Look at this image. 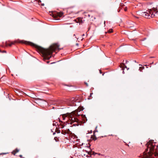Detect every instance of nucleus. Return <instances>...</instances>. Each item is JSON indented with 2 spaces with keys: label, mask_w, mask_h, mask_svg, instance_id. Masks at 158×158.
Instances as JSON below:
<instances>
[{
  "label": "nucleus",
  "mask_w": 158,
  "mask_h": 158,
  "mask_svg": "<svg viewBox=\"0 0 158 158\" xmlns=\"http://www.w3.org/2000/svg\"><path fill=\"white\" fill-rule=\"evenodd\" d=\"M59 46L58 44L56 43L51 46L49 49H45L40 47H38V48L39 52L42 54L43 59L45 61L50 59L53 52H55L56 50L59 51L63 49V48H59Z\"/></svg>",
  "instance_id": "obj_1"
},
{
  "label": "nucleus",
  "mask_w": 158,
  "mask_h": 158,
  "mask_svg": "<svg viewBox=\"0 0 158 158\" xmlns=\"http://www.w3.org/2000/svg\"><path fill=\"white\" fill-rule=\"evenodd\" d=\"M155 8H153V10H147L146 12H140L139 13V15L140 16H142L143 17L147 19H150L151 18H153L155 16V14H157L158 12V11L156 10Z\"/></svg>",
  "instance_id": "obj_2"
},
{
  "label": "nucleus",
  "mask_w": 158,
  "mask_h": 158,
  "mask_svg": "<svg viewBox=\"0 0 158 158\" xmlns=\"http://www.w3.org/2000/svg\"><path fill=\"white\" fill-rule=\"evenodd\" d=\"M155 8H153V10H147L146 12H140L139 13V15L140 16H142L143 17L147 19H150L151 18H153L155 16V14H157L158 12V11L156 10Z\"/></svg>",
  "instance_id": "obj_3"
},
{
  "label": "nucleus",
  "mask_w": 158,
  "mask_h": 158,
  "mask_svg": "<svg viewBox=\"0 0 158 158\" xmlns=\"http://www.w3.org/2000/svg\"><path fill=\"white\" fill-rule=\"evenodd\" d=\"M74 115H75V114L74 115L73 114H71L69 116V119L71 122L70 123L72 124L74 122H76V123L73 124V125L75 126H78L79 125V122L80 121L74 116Z\"/></svg>",
  "instance_id": "obj_4"
},
{
  "label": "nucleus",
  "mask_w": 158,
  "mask_h": 158,
  "mask_svg": "<svg viewBox=\"0 0 158 158\" xmlns=\"http://www.w3.org/2000/svg\"><path fill=\"white\" fill-rule=\"evenodd\" d=\"M69 102L70 104H72L71 105L74 106L75 104L74 103L75 102V100L74 98H69L68 99Z\"/></svg>",
  "instance_id": "obj_5"
},
{
  "label": "nucleus",
  "mask_w": 158,
  "mask_h": 158,
  "mask_svg": "<svg viewBox=\"0 0 158 158\" xmlns=\"http://www.w3.org/2000/svg\"><path fill=\"white\" fill-rule=\"evenodd\" d=\"M86 152L88 153V154L90 155L89 156H88L87 155L86 156L88 157H91L92 155H95L97 154V153L95 152H88L87 151H86Z\"/></svg>",
  "instance_id": "obj_6"
},
{
  "label": "nucleus",
  "mask_w": 158,
  "mask_h": 158,
  "mask_svg": "<svg viewBox=\"0 0 158 158\" xmlns=\"http://www.w3.org/2000/svg\"><path fill=\"white\" fill-rule=\"evenodd\" d=\"M128 62V61L126 60L125 61V63H122L120 64L122 66L121 67H124V68H126L127 69V70L128 69H129V68H127V67L125 65V64H127Z\"/></svg>",
  "instance_id": "obj_7"
},
{
  "label": "nucleus",
  "mask_w": 158,
  "mask_h": 158,
  "mask_svg": "<svg viewBox=\"0 0 158 158\" xmlns=\"http://www.w3.org/2000/svg\"><path fill=\"white\" fill-rule=\"evenodd\" d=\"M81 116L83 120V123H85L87 121V119L85 115L81 114Z\"/></svg>",
  "instance_id": "obj_8"
},
{
  "label": "nucleus",
  "mask_w": 158,
  "mask_h": 158,
  "mask_svg": "<svg viewBox=\"0 0 158 158\" xmlns=\"http://www.w3.org/2000/svg\"><path fill=\"white\" fill-rule=\"evenodd\" d=\"M19 151V150L17 148H16L15 149V150L13 151L12 152V153L15 155V154L17 152H18Z\"/></svg>",
  "instance_id": "obj_9"
},
{
  "label": "nucleus",
  "mask_w": 158,
  "mask_h": 158,
  "mask_svg": "<svg viewBox=\"0 0 158 158\" xmlns=\"http://www.w3.org/2000/svg\"><path fill=\"white\" fill-rule=\"evenodd\" d=\"M57 15L60 17H61L63 15V13L62 12H60L57 13Z\"/></svg>",
  "instance_id": "obj_10"
},
{
  "label": "nucleus",
  "mask_w": 158,
  "mask_h": 158,
  "mask_svg": "<svg viewBox=\"0 0 158 158\" xmlns=\"http://www.w3.org/2000/svg\"><path fill=\"white\" fill-rule=\"evenodd\" d=\"M94 137H93V136L92 135L91 137V138L92 139L94 140V141H95V140H96L97 139V138L96 137V136L95 135H94Z\"/></svg>",
  "instance_id": "obj_11"
},
{
  "label": "nucleus",
  "mask_w": 158,
  "mask_h": 158,
  "mask_svg": "<svg viewBox=\"0 0 158 158\" xmlns=\"http://www.w3.org/2000/svg\"><path fill=\"white\" fill-rule=\"evenodd\" d=\"M65 126L64 125H63L61 123H60L59 125V127L60 128H63Z\"/></svg>",
  "instance_id": "obj_12"
},
{
  "label": "nucleus",
  "mask_w": 158,
  "mask_h": 158,
  "mask_svg": "<svg viewBox=\"0 0 158 158\" xmlns=\"http://www.w3.org/2000/svg\"><path fill=\"white\" fill-rule=\"evenodd\" d=\"M113 32V29H110L109 30H108V31L107 32H106V33H107L108 32L109 33H111Z\"/></svg>",
  "instance_id": "obj_13"
},
{
  "label": "nucleus",
  "mask_w": 158,
  "mask_h": 158,
  "mask_svg": "<svg viewBox=\"0 0 158 158\" xmlns=\"http://www.w3.org/2000/svg\"><path fill=\"white\" fill-rule=\"evenodd\" d=\"M61 133L62 134H63V135H65L67 133L66 132V131H64L63 130H62L61 132Z\"/></svg>",
  "instance_id": "obj_14"
},
{
  "label": "nucleus",
  "mask_w": 158,
  "mask_h": 158,
  "mask_svg": "<svg viewBox=\"0 0 158 158\" xmlns=\"http://www.w3.org/2000/svg\"><path fill=\"white\" fill-rule=\"evenodd\" d=\"M60 130H59L58 129H57V127L56 128V132L57 133H59L60 132Z\"/></svg>",
  "instance_id": "obj_15"
},
{
  "label": "nucleus",
  "mask_w": 158,
  "mask_h": 158,
  "mask_svg": "<svg viewBox=\"0 0 158 158\" xmlns=\"http://www.w3.org/2000/svg\"><path fill=\"white\" fill-rule=\"evenodd\" d=\"M28 43V44H30V45L32 44V45H35L34 44H33L32 43H31V42L25 41V43Z\"/></svg>",
  "instance_id": "obj_16"
},
{
  "label": "nucleus",
  "mask_w": 158,
  "mask_h": 158,
  "mask_svg": "<svg viewBox=\"0 0 158 158\" xmlns=\"http://www.w3.org/2000/svg\"><path fill=\"white\" fill-rule=\"evenodd\" d=\"M14 44V43L13 42H11V43L9 44H7V45H8L10 46H11L12 44Z\"/></svg>",
  "instance_id": "obj_17"
},
{
  "label": "nucleus",
  "mask_w": 158,
  "mask_h": 158,
  "mask_svg": "<svg viewBox=\"0 0 158 158\" xmlns=\"http://www.w3.org/2000/svg\"><path fill=\"white\" fill-rule=\"evenodd\" d=\"M55 122V121H53V126H56V125H58V124H56V123H54V122Z\"/></svg>",
  "instance_id": "obj_18"
},
{
  "label": "nucleus",
  "mask_w": 158,
  "mask_h": 158,
  "mask_svg": "<svg viewBox=\"0 0 158 158\" xmlns=\"http://www.w3.org/2000/svg\"><path fill=\"white\" fill-rule=\"evenodd\" d=\"M97 127V126H96V128H95V130L94 131V135L95 132H98V131L96 130Z\"/></svg>",
  "instance_id": "obj_19"
},
{
  "label": "nucleus",
  "mask_w": 158,
  "mask_h": 158,
  "mask_svg": "<svg viewBox=\"0 0 158 158\" xmlns=\"http://www.w3.org/2000/svg\"><path fill=\"white\" fill-rule=\"evenodd\" d=\"M147 39V38H146V37H145V38H143L141 40H140V41H144V40H146V39Z\"/></svg>",
  "instance_id": "obj_20"
},
{
  "label": "nucleus",
  "mask_w": 158,
  "mask_h": 158,
  "mask_svg": "<svg viewBox=\"0 0 158 158\" xmlns=\"http://www.w3.org/2000/svg\"><path fill=\"white\" fill-rule=\"evenodd\" d=\"M85 84L86 85V86L87 87L88 86V85L87 83L85 82Z\"/></svg>",
  "instance_id": "obj_21"
},
{
  "label": "nucleus",
  "mask_w": 158,
  "mask_h": 158,
  "mask_svg": "<svg viewBox=\"0 0 158 158\" xmlns=\"http://www.w3.org/2000/svg\"><path fill=\"white\" fill-rule=\"evenodd\" d=\"M93 93H91L90 94L89 97H91L92 96V94H93Z\"/></svg>",
  "instance_id": "obj_22"
},
{
  "label": "nucleus",
  "mask_w": 158,
  "mask_h": 158,
  "mask_svg": "<svg viewBox=\"0 0 158 158\" xmlns=\"http://www.w3.org/2000/svg\"><path fill=\"white\" fill-rule=\"evenodd\" d=\"M97 154H98V155H101V156H102V154H101L100 153H97Z\"/></svg>",
  "instance_id": "obj_23"
},
{
  "label": "nucleus",
  "mask_w": 158,
  "mask_h": 158,
  "mask_svg": "<svg viewBox=\"0 0 158 158\" xmlns=\"http://www.w3.org/2000/svg\"><path fill=\"white\" fill-rule=\"evenodd\" d=\"M19 156L20 157V158H23V156H22V155H19Z\"/></svg>",
  "instance_id": "obj_24"
},
{
  "label": "nucleus",
  "mask_w": 158,
  "mask_h": 158,
  "mask_svg": "<svg viewBox=\"0 0 158 158\" xmlns=\"http://www.w3.org/2000/svg\"><path fill=\"white\" fill-rule=\"evenodd\" d=\"M4 52L6 53V51L5 50L2 51V53H4Z\"/></svg>",
  "instance_id": "obj_25"
},
{
  "label": "nucleus",
  "mask_w": 158,
  "mask_h": 158,
  "mask_svg": "<svg viewBox=\"0 0 158 158\" xmlns=\"http://www.w3.org/2000/svg\"><path fill=\"white\" fill-rule=\"evenodd\" d=\"M58 119H59V121L60 122L62 123V122L60 120V119L59 118H58Z\"/></svg>",
  "instance_id": "obj_26"
},
{
  "label": "nucleus",
  "mask_w": 158,
  "mask_h": 158,
  "mask_svg": "<svg viewBox=\"0 0 158 158\" xmlns=\"http://www.w3.org/2000/svg\"><path fill=\"white\" fill-rule=\"evenodd\" d=\"M99 72H100V73L101 74L102 73V71H101V70H99Z\"/></svg>",
  "instance_id": "obj_27"
},
{
  "label": "nucleus",
  "mask_w": 158,
  "mask_h": 158,
  "mask_svg": "<svg viewBox=\"0 0 158 158\" xmlns=\"http://www.w3.org/2000/svg\"><path fill=\"white\" fill-rule=\"evenodd\" d=\"M102 156H104V157H106V156H105V155H104L102 154Z\"/></svg>",
  "instance_id": "obj_28"
},
{
  "label": "nucleus",
  "mask_w": 158,
  "mask_h": 158,
  "mask_svg": "<svg viewBox=\"0 0 158 158\" xmlns=\"http://www.w3.org/2000/svg\"><path fill=\"white\" fill-rule=\"evenodd\" d=\"M49 62V61H47L46 62V63L47 64H48Z\"/></svg>",
  "instance_id": "obj_29"
},
{
  "label": "nucleus",
  "mask_w": 158,
  "mask_h": 158,
  "mask_svg": "<svg viewBox=\"0 0 158 158\" xmlns=\"http://www.w3.org/2000/svg\"><path fill=\"white\" fill-rule=\"evenodd\" d=\"M88 16L89 17H90V15H89H89H88Z\"/></svg>",
  "instance_id": "obj_30"
},
{
  "label": "nucleus",
  "mask_w": 158,
  "mask_h": 158,
  "mask_svg": "<svg viewBox=\"0 0 158 158\" xmlns=\"http://www.w3.org/2000/svg\"><path fill=\"white\" fill-rule=\"evenodd\" d=\"M123 74H124V73H125V72H124V71H123Z\"/></svg>",
  "instance_id": "obj_31"
},
{
  "label": "nucleus",
  "mask_w": 158,
  "mask_h": 158,
  "mask_svg": "<svg viewBox=\"0 0 158 158\" xmlns=\"http://www.w3.org/2000/svg\"><path fill=\"white\" fill-rule=\"evenodd\" d=\"M56 131H55V132L53 133V135H54L56 134Z\"/></svg>",
  "instance_id": "obj_32"
},
{
  "label": "nucleus",
  "mask_w": 158,
  "mask_h": 158,
  "mask_svg": "<svg viewBox=\"0 0 158 158\" xmlns=\"http://www.w3.org/2000/svg\"><path fill=\"white\" fill-rule=\"evenodd\" d=\"M44 3H43V4H42V6H44Z\"/></svg>",
  "instance_id": "obj_33"
},
{
  "label": "nucleus",
  "mask_w": 158,
  "mask_h": 158,
  "mask_svg": "<svg viewBox=\"0 0 158 158\" xmlns=\"http://www.w3.org/2000/svg\"><path fill=\"white\" fill-rule=\"evenodd\" d=\"M56 137H55L54 138V139L55 140H56V141H56Z\"/></svg>",
  "instance_id": "obj_34"
},
{
  "label": "nucleus",
  "mask_w": 158,
  "mask_h": 158,
  "mask_svg": "<svg viewBox=\"0 0 158 158\" xmlns=\"http://www.w3.org/2000/svg\"><path fill=\"white\" fill-rule=\"evenodd\" d=\"M135 18H137L138 19L139 18L138 17H136V16H135Z\"/></svg>",
  "instance_id": "obj_35"
},
{
  "label": "nucleus",
  "mask_w": 158,
  "mask_h": 158,
  "mask_svg": "<svg viewBox=\"0 0 158 158\" xmlns=\"http://www.w3.org/2000/svg\"><path fill=\"white\" fill-rule=\"evenodd\" d=\"M76 45H78V43H77V44H76Z\"/></svg>",
  "instance_id": "obj_36"
},
{
  "label": "nucleus",
  "mask_w": 158,
  "mask_h": 158,
  "mask_svg": "<svg viewBox=\"0 0 158 158\" xmlns=\"http://www.w3.org/2000/svg\"><path fill=\"white\" fill-rule=\"evenodd\" d=\"M104 24L105 25V21H104Z\"/></svg>",
  "instance_id": "obj_37"
},
{
  "label": "nucleus",
  "mask_w": 158,
  "mask_h": 158,
  "mask_svg": "<svg viewBox=\"0 0 158 158\" xmlns=\"http://www.w3.org/2000/svg\"><path fill=\"white\" fill-rule=\"evenodd\" d=\"M0 52H2V51L0 50Z\"/></svg>",
  "instance_id": "obj_38"
},
{
  "label": "nucleus",
  "mask_w": 158,
  "mask_h": 158,
  "mask_svg": "<svg viewBox=\"0 0 158 158\" xmlns=\"http://www.w3.org/2000/svg\"><path fill=\"white\" fill-rule=\"evenodd\" d=\"M22 43H25V42L24 43H23V42H22ZM26 44H27V43H26Z\"/></svg>",
  "instance_id": "obj_39"
},
{
  "label": "nucleus",
  "mask_w": 158,
  "mask_h": 158,
  "mask_svg": "<svg viewBox=\"0 0 158 158\" xmlns=\"http://www.w3.org/2000/svg\"><path fill=\"white\" fill-rule=\"evenodd\" d=\"M54 63V62L52 63H51V64H53V63Z\"/></svg>",
  "instance_id": "obj_40"
},
{
  "label": "nucleus",
  "mask_w": 158,
  "mask_h": 158,
  "mask_svg": "<svg viewBox=\"0 0 158 158\" xmlns=\"http://www.w3.org/2000/svg\"><path fill=\"white\" fill-rule=\"evenodd\" d=\"M73 36H75V34H74V35H73Z\"/></svg>",
  "instance_id": "obj_41"
},
{
  "label": "nucleus",
  "mask_w": 158,
  "mask_h": 158,
  "mask_svg": "<svg viewBox=\"0 0 158 158\" xmlns=\"http://www.w3.org/2000/svg\"><path fill=\"white\" fill-rule=\"evenodd\" d=\"M125 11H126V9H125Z\"/></svg>",
  "instance_id": "obj_42"
},
{
  "label": "nucleus",
  "mask_w": 158,
  "mask_h": 158,
  "mask_svg": "<svg viewBox=\"0 0 158 158\" xmlns=\"http://www.w3.org/2000/svg\"><path fill=\"white\" fill-rule=\"evenodd\" d=\"M85 154H84V156H85Z\"/></svg>",
  "instance_id": "obj_43"
},
{
  "label": "nucleus",
  "mask_w": 158,
  "mask_h": 158,
  "mask_svg": "<svg viewBox=\"0 0 158 158\" xmlns=\"http://www.w3.org/2000/svg\"><path fill=\"white\" fill-rule=\"evenodd\" d=\"M83 36H84V34H83Z\"/></svg>",
  "instance_id": "obj_44"
},
{
  "label": "nucleus",
  "mask_w": 158,
  "mask_h": 158,
  "mask_svg": "<svg viewBox=\"0 0 158 158\" xmlns=\"http://www.w3.org/2000/svg\"><path fill=\"white\" fill-rule=\"evenodd\" d=\"M92 132V131H90V132Z\"/></svg>",
  "instance_id": "obj_45"
},
{
  "label": "nucleus",
  "mask_w": 158,
  "mask_h": 158,
  "mask_svg": "<svg viewBox=\"0 0 158 158\" xmlns=\"http://www.w3.org/2000/svg\"><path fill=\"white\" fill-rule=\"evenodd\" d=\"M92 132V131H90V132Z\"/></svg>",
  "instance_id": "obj_46"
},
{
  "label": "nucleus",
  "mask_w": 158,
  "mask_h": 158,
  "mask_svg": "<svg viewBox=\"0 0 158 158\" xmlns=\"http://www.w3.org/2000/svg\"><path fill=\"white\" fill-rule=\"evenodd\" d=\"M23 158H25L24 157H23Z\"/></svg>",
  "instance_id": "obj_47"
}]
</instances>
